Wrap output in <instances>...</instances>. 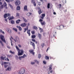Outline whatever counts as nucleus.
I'll list each match as a JSON object with an SVG mask.
<instances>
[{"label":"nucleus","instance_id":"nucleus-1","mask_svg":"<svg viewBox=\"0 0 74 74\" xmlns=\"http://www.w3.org/2000/svg\"><path fill=\"white\" fill-rule=\"evenodd\" d=\"M16 47L18 51V56L22 55H23V50L22 49H19V47H18L17 46H16Z\"/></svg>","mask_w":74,"mask_h":74},{"label":"nucleus","instance_id":"nucleus-2","mask_svg":"<svg viewBox=\"0 0 74 74\" xmlns=\"http://www.w3.org/2000/svg\"><path fill=\"white\" fill-rule=\"evenodd\" d=\"M66 27V25H60L57 26L56 27V28L57 29H59V30H62L64 28V27Z\"/></svg>","mask_w":74,"mask_h":74},{"label":"nucleus","instance_id":"nucleus-3","mask_svg":"<svg viewBox=\"0 0 74 74\" xmlns=\"http://www.w3.org/2000/svg\"><path fill=\"white\" fill-rule=\"evenodd\" d=\"M0 37L1 40L3 42H4L5 43L6 42V41L5 40V39L4 38V36L2 35H0Z\"/></svg>","mask_w":74,"mask_h":74},{"label":"nucleus","instance_id":"nucleus-4","mask_svg":"<svg viewBox=\"0 0 74 74\" xmlns=\"http://www.w3.org/2000/svg\"><path fill=\"white\" fill-rule=\"evenodd\" d=\"M1 58L2 60H5L6 61L7 60V61H10V60L8 58H7L6 57H3V56H1Z\"/></svg>","mask_w":74,"mask_h":74},{"label":"nucleus","instance_id":"nucleus-5","mask_svg":"<svg viewBox=\"0 0 74 74\" xmlns=\"http://www.w3.org/2000/svg\"><path fill=\"white\" fill-rule=\"evenodd\" d=\"M25 71L23 69H21L18 72L19 74H23L25 73Z\"/></svg>","mask_w":74,"mask_h":74},{"label":"nucleus","instance_id":"nucleus-6","mask_svg":"<svg viewBox=\"0 0 74 74\" xmlns=\"http://www.w3.org/2000/svg\"><path fill=\"white\" fill-rule=\"evenodd\" d=\"M10 16V14H5L4 15V18H6L8 16H9L8 17V19H9V18Z\"/></svg>","mask_w":74,"mask_h":74},{"label":"nucleus","instance_id":"nucleus-7","mask_svg":"<svg viewBox=\"0 0 74 74\" xmlns=\"http://www.w3.org/2000/svg\"><path fill=\"white\" fill-rule=\"evenodd\" d=\"M15 3L16 5H20L21 4V1L19 0L17 1Z\"/></svg>","mask_w":74,"mask_h":74},{"label":"nucleus","instance_id":"nucleus-8","mask_svg":"<svg viewBox=\"0 0 74 74\" xmlns=\"http://www.w3.org/2000/svg\"><path fill=\"white\" fill-rule=\"evenodd\" d=\"M3 5L5 9H8V8H7V3H6V2H4Z\"/></svg>","mask_w":74,"mask_h":74},{"label":"nucleus","instance_id":"nucleus-9","mask_svg":"<svg viewBox=\"0 0 74 74\" xmlns=\"http://www.w3.org/2000/svg\"><path fill=\"white\" fill-rule=\"evenodd\" d=\"M29 52L30 53L32 54V55H34L35 53L34 52V50L33 49H31L29 50Z\"/></svg>","mask_w":74,"mask_h":74},{"label":"nucleus","instance_id":"nucleus-10","mask_svg":"<svg viewBox=\"0 0 74 74\" xmlns=\"http://www.w3.org/2000/svg\"><path fill=\"white\" fill-rule=\"evenodd\" d=\"M30 45H32L34 49H35V44H34V43L31 41L30 42Z\"/></svg>","mask_w":74,"mask_h":74},{"label":"nucleus","instance_id":"nucleus-11","mask_svg":"<svg viewBox=\"0 0 74 74\" xmlns=\"http://www.w3.org/2000/svg\"><path fill=\"white\" fill-rule=\"evenodd\" d=\"M37 35L39 38V39H41V37H42L41 34H40V33H38Z\"/></svg>","mask_w":74,"mask_h":74},{"label":"nucleus","instance_id":"nucleus-12","mask_svg":"<svg viewBox=\"0 0 74 74\" xmlns=\"http://www.w3.org/2000/svg\"><path fill=\"white\" fill-rule=\"evenodd\" d=\"M38 9L39 10V11H38V13L39 14H41L42 13V12H41V9H40V7L38 8Z\"/></svg>","mask_w":74,"mask_h":74},{"label":"nucleus","instance_id":"nucleus-13","mask_svg":"<svg viewBox=\"0 0 74 74\" xmlns=\"http://www.w3.org/2000/svg\"><path fill=\"white\" fill-rule=\"evenodd\" d=\"M26 25H27V24L25 23H23L21 25V26L22 27H25V26H26Z\"/></svg>","mask_w":74,"mask_h":74},{"label":"nucleus","instance_id":"nucleus-14","mask_svg":"<svg viewBox=\"0 0 74 74\" xmlns=\"http://www.w3.org/2000/svg\"><path fill=\"white\" fill-rule=\"evenodd\" d=\"M37 3L39 5H42L43 4L42 2H39L38 1H37Z\"/></svg>","mask_w":74,"mask_h":74},{"label":"nucleus","instance_id":"nucleus-15","mask_svg":"<svg viewBox=\"0 0 74 74\" xmlns=\"http://www.w3.org/2000/svg\"><path fill=\"white\" fill-rule=\"evenodd\" d=\"M45 16V14H42V16H40V17L42 19H43L44 18Z\"/></svg>","mask_w":74,"mask_h":74},{"label":"nucleus","instance_id":"nucleus-16","mask_svg":"<svg viewBox=\"0 0 74 74\" xmlns=\"http://www.w3.org/2000/svg\"><path fill=\"white\" fill-rule=\"evenodd\" d=\"M32 3H33L35 7L36 6V3H35V1L34 0L32 1Z\"/></svg>","mask_w":74,"mask_h":74},{"label":"nucleus","instance_id":"nucleus-17","mask_svg":"<svg viewBox=\"0 0 74 74\" xmlns=\"http://www.w3.org/2000/svg\"><path fill=\"white\" fill-rule=\"evenodd\" d=\"M24 10L27 11V5H25L24 8Z\"/></svg>","mask_w":74,"mask_h":74},{"label":"nucleus","instance_id":"nucleus-18","mask_svg":"<svg viewBox=\"0 0 74 74\" xmlns=\"http://www.w3.org/2000/svg\"><path fill=\"white\" fill-rule=\"evenodd\" d=\"M15 40H16V41H19V38L18 36H16L15 37Z\"/></svg>","mask_w":74,"mask_h":74},{"label":"nucleus","instance_id":"nucleus-19","mask_svg":"<svg viewBox=\"0 0 74 74\" xmlns=\"http://www.w3.org/2000/svg\"><path fill=\"white\" fill-rule=\"evenodd\" d=\"M6 71H11V68L10 67H8L7 69H6Z\"/></svg>","mask_w":74,"mask_h":74},{"label":"nucleus","instance_id":"nucleus-20","mask_svg":"<svg viewBox=\"0 0 74 74\" xmlns=\"http://www.w3.org/2000/svg\"><path fill=\"white\" fill-rule=\"evenodd\" d=\"M17 28H18V29H19V30L20 31H21V30H22V28L20 27L17 26Z\"/></svg>","mask_w":74,"mask_h":74},{"label":"nucleus","instance_id":"nucleus-21","mask_svg":"<svg viewBox=\"0 0 74 74\" xmlns=\"http://www.w3.org/2000/svg\"><path fill=\"white\" fill-rule=\"evenodd\" d=\"M5 1H6V2H7V3H10V1L11 2V1H14V0H5Z\"/></svg>","mask_w":74,"mask_h":74},{"label":"nucleus","instance_id":"nucleus-22","mask_svg":"<svg viewBox=\"0 0 74 74\" xmlns=\"http://www.w3.org/2000/svg\"><path fill=\"white\" fill-rule=\"evenodd\" d=\"M21 22V20L18 19L16 21V23H17L18 24H19V22Z\"/></svg>","mask_w":74,"mask_h":74},{"label":"nucleus","instance_id":"nucleus-23","mask_svg":"<svg viewBox=\"0 0 74 74\" xmlns=\"http://www.w3.org/2000/svg\"><path fill=\"white\" fill-rule=\"evenodd\" d=\"M45 58L46 60H49V57L47 56H46Z\"/></svg>","mask_w":74,"mask_h":74},{"label":"nucleus","instance_id":"nucleus-24","mask_svg":"<svg viewBox=\"0 0 74 74\" xmlns=\"http://www.w3.org/2000/svg\"><path fill=\"white\" fill-rule=\"evenodd\" d=\"M16 9L17 10H21V7L19 6L17 7Z\"/></svg>","mask_w":74,"mask_h":74},{"label":"nucleus","instance_id":"nucleus-25","mask_svg":"<svg viewBox=\"0 0 74 74\" xmlns=\"http://www.w3.org/2000/svg\"><path fill=\"white\" fill-rule=\"evenodd\" d=\"M52 65H50L49 66V70H51L52 69Z\"/></svg>","mask_w":74,"mask_h":74},{"label":"nucleus","instance_id":"nucleus-26","mask_svg":"<svg viewBox=\"0 0 74 74\" xmlns=\"http://www.w3.org/2000/svg\"><path fill=\"white\" fill-rule=\"evenodd\" d=\"M40 23L42 25H45V21L41 22H40Z\"/></svg>","mask_w":74,"mask_h":74},{"label":"nucleus","instance_id":"nucleus-27","mask_svg":"<svg viewBox=\"0 0 74 74\" xmlns=\"http://www.w3.org/2000/svg\"><path fill=\"white\" fill-rule=\"evenodd\" d=\"M31 14H32V13L28 12L27 14V16H30Z\"/></svg>","mask_w":74,"mask_h":74},{"label":"nucleus","instance_id":"nucleus-28","mask_svg":"<svg viewBox=\"0 0 74 74\" xmlns=\"http://www.w3.org/2000/svg\"><path fill=\"white\" fill-rule=\"evenodd\" d=\"M4 8V5H2L0 7V11H1V9H3Z\"/></svg>","mask_w":74,"mask_h":74},{"label":"nucleus","instance_id":"nucleus-29","mask_svg":"<svg viewBox=\"0 0 74 74\" xmlns=\"http://www.w3.org/2000/svg\"><path fill=\"white\" fill-rule=\"evenodd\" d=\"M10 22L12 24H14L15 23V21L13 20H11L10 21Z\"/></svg>","mask_w":74,"mask_h":74},{"label":"nucleus","instance_id":"nucleus-30","mask_svg":"<svg viewBox=\"0 0 74 74\" xmlns=\"http://www.w3.org/2000/svg\"><path fill=\"white\" fill-rule=\"evenodd\" d=\"M7 56L9 58H11L12 56V55L11 54H8L7 55Z\"/></svg>","mask_w":74,"mask_h":74},{"label":"nucleus","instance_id":"nucleus-31","mask_svg":"<svg viewBox=\"0 0 74 74\" xmlns=\"http://www.w3.org/2000/svg\"><path fill=\"white\" fill-rule=\"evenodd\" d=\"M41 46L42 47V48H43L44 46H45V43H43L41 44Z\"/></svg>","mask_w":74,"mask_h":74},{"label":"nucleus","instance_id":"nucleus-32","mask_svg":"<svg viewBox=\"0 0 74 74\" xmlns=\"http://www.w3.org/2000/svg\"><path fill=\"white\" fill-rule=\"evenodd\" d=\"M26 56V55L25 54H24L23 56H21V57L22 58H25Z\"/></svg>","mask_w":74,"mask_h":74},{"label":"nucleus","instance_id":"nucleus-33","mask_svg":"<svg viewBox=\"0 0 74 74\" xmlns=\"http://www.w3.org/2000/svg\"><path fill=\"white\" fill-rule=\"evenodd\" d=\"M41 55L40 54H39L38 55V58L39 59H40V58H41Z\"/></svg>","mask_w":74,"mask_h":74},{"label":"nucleus","instance_id":"nucleus-34","mask_svg":"<svg viewBox=\"0 0 74 74\" xmlns=\"http://www.w3.org/2000/svg\"><path fill=\"white\" fill-rule=\"evenodd\" d=\"M23 19L24 22H27V20L25 19V18L24 17L23 18Z\"/></svg>","mask_w":74,"mask_h":74},{"label":"nucleus","instance_id":"nucleus-35","mask_svg":"<svg viewBox=\"0 0 74 74\" xmlns=\"http://www.w3.org/2000/svg\"><path fill=\"white\" fill-rule=\"evenodd\" d=\"M19 15H20V14L18 13H16V17L19 16Z\"/></svg>","mask_w":74,"mask_h":74},{"label":"nucleus","instance_id":"nucleus-36","mask_svg":"<svg viewBox=\"0 0 74 74\" xmlns=\"http://www.w3.org/2000/svg\"><path fill=\"white\" fill-rule=\"evenodd\" d=\"M36 38V35H33L32 36V38Z\"/></svg>","mask_w":74,"mask_h":74},{"label":"nucleus","instance_id":"nucleus-37","mask_svg":"<svg viewBox=\"0 0 74 74\" xmlns=\"http://www.w3.org/2000/svg\"><path fill=\"white\" fill-rule=\"evenodd\" d=\"M39 30H40V33H41V32H43V30L42 29V28H40Z\"/></svg>","mask_w":74,"mask_h":74},{"label":"nucleus","instance_id":"nucleus-38","mask_svg":"<svg viewBox=\"0 0 74 74\" xmlns=\"http://www.w3.org/2000/svg\"><path fill=\"white\" fill-rule=\"evenodd\" d=\"M10 53H12V54H14L15 53L14 52H12L11 50L10 51Z\"/></svg>","mask_w":74,"mask_h":74},{"label":"nucleus","instance_id":"nucleus-39","mask_svg":"<svg viewBox=\"0 0 74 74\" xmlns=\"http://www.w3.org/2000/svg\"><path fill=\"white\" fill-rule=\"evenodd\" d=\"M24 30H25V31H24V32H26V30H28V27L25 28Z\"/></svg>","mask_w":74,"mask_h":74},{"label":"nucleus","instance_id":"nucleus-40","mask_svg":"<svg viewBox=\"0 0 74 74\" xmlns=\"http://www.w3.org/2000/svg\"><path fill=\"white\" fill-rule=\"evenodd\" d=\"M0 42L2 46L3 47L4 46V44H3V42H1V41H0Z\"/></svg>","mask_w":74,"mask_h":74},{"label":"nucleus","instance_id":"nucleus-41","mask_svg":"<svg viewBox=\"0 0 74 74\" xmlns=\"http://www.w3.org/2000/svg\"><path fill=\"white\" fill-rule=\"evenodd\" d=\"M56 32H55V34H53V36L54 37L56 38Z\"/></svg>","mask_w":74,"mask_h":74},{"label":"nucleus","instance_id":"nucleus-42","mask_svg":"<svg viewBox=\"0 0 74 74\" xmlns=\"http://www.w3.org/2000/svg\"><path fill=\"white\" fill-rule=\"evenodd\" d=\"M9 6H10V7L12 8V9H13V7H12V6L11 5L9 4Z\"/></svg>","mask_w":74,"mask_h":74},{"label":"nucleus","instance_id":"nucleus-43","mask_svg":"<svg viewBox=\"0 0 74 74\" xmlns=\"http://www.w3.org/2000/svg\"><path fill=\"white\" fill-rule=\"evenodd\" d=\"M31 33L32 34H35V32H34V31L31 32Z\"/></svg>","mask_w":74,"mask_h":74},{"label":"nucleus","instance_id":"nucleus-44","mask_svg":"<svg viewBox=\"0 0 74 74\" xmlns=\"http://www.w3.org/2000/svg\"><path fill=\"white\" fill-rule=\"evenodd\" d=\"M0 32H1L2 33H3V34H5L4 32L2 30L0 29Z\"/></svg>","mask_w":74,"mask_h":74},{"label":"nucleus","instance_id":"nucleus-45","mask_svg":"<svg viewBox=\"0 0 74 74\" xmlns=\"http://www.w3.org/2000/svg\"><path fill=\"white\" fill-rule=\"evenodd\" d=\"M13 29L16 32H17V31H18L17 29L16 28H13Z\"/></svg>","mask_w":74,"mask_h":74},{"label":"nucleus","instance_id":"nucleus-46","mask_svg":"<svg viewBox=\"0 0 74 74\" xmlns=\"http://www.w3.org/2000/svg\"><path fill=\"white\" fill-rule=\"evenodd\" d=\"M34 61L35 62H36V63H37L38 64V63H39L38 61H37V60H34Z\"/></svg>","mask_w":74,"mask_h":74},{"label":"nucleus","instance_id":"nucleus-47","mask_svg":"<svg viewBox=\"0 0 74 74\" xmlns=\"http://www.w3.org/2000/svg\"><path fill=\"white\" fill-rule=\"evenodd\" d=\"M33 28L35 29H37V28L36 26H34L33 27Z\"/></svg>","mask_w":74,"mask_h":74},{"label":"nucleus","instance_id":"nucleus-48","mask_svg":"<svg viewBox=\"0 0 74 74\" xmlns=\"http://www.w3.org/2000/svg\"><path fill=\"white\" fill-rule=\"evenodd\" d=\"M47 21L48 22L49 21H50V18L48 17L47 18Z\"/></svg>","mask_w":74,"mask_h":74},{"label":"nucleus","instance_id":"nucleus-49","mask_svg":"<svg viewBox=\"0 0 74 74\" xmlns=\"http://www.w3.org/2000/svg\"><path fill=\"white\" fill-rule=\"evenodd\" d=\"M32 40L33 42H36V40H35L34 39H32Z\"/></svg>","mask_w":74,"mask_h":74},{"label":"nucleus","instance_id":"nucleus-50","mask_svg":"<svg viewBox=\"0 0 74 74\" xmlns=\"http://www.w3.org/2000/svg\"><path fill=\"white\" fill-rule=\"evenodd\" d=\"M8 33H11V30H8Z\"/></svg>","mask_w":74,"mask_h":74},{"label":"nucleus","instance_id":"nucleus-51","mask_svg":"<svg viewBox=\"0 0 74 74\" xmlns=\"http://www.w3.org/2000/svg\"><path fill=\"white\" fill-rule=\"evenodd\" d=\"M40 1H41V3H44V0H39Z\"/></svg>","mask_w":74,"mask_h":74},{"label":"nucleus","instance_id":"nucleus-52","mask_svg":"<svg viewBox=\"0 0 74 74\" xmlns=\"http://www.w3.org/2000/svg\"><path fill=\"white\" fill-rule=\"evenodd\" d=\"M8 64V62H5L3 63L4 64Z\"/></svg>","mask_w":74,"mask_h":74},{"label":"nucleus","instance_id":"nucleus-53","mask_svg":"<svg viewBox=\"0 0 74 74\" xmlns=\"http://www.w3.org/2000/svg\"><path fill=\"white\" fill-rule=\"evenodd\" d=\"M43 63H44V64H46V62L45 61H43Z\"/></svg>","mask_w":74,"mask_h":74},{"label":"nucleus","instance_id":"nucleus-54","mask_svg":"<svg viewBox=\"0 0 74 74\" xmlns=\"http://www.w3.org/2000/svg\"><path fill=\"white\" fill-rule=\"evenodd\" d=\"M27 34H28V35L29 36H30V32H28V31H27Z\"/></svg>","mask_w":74,"mask_h":74},{"label":"nucleus","instance_id":"nucleus-55","mask_svg":"<svg viewBox=\"0 0 74 74\" xmlns=\"http://www.w3.org/2000/svg\"><path fill=\"white\" fill-rule=\"evenodd\" d=\"M43 21V20H42L41 19H40L39 20V22H42Z\"/></svg>","mask_w":74,"mask_h":74},{"label":"nucleus","instance_id":"nucleus-56","mask_svg":"<svg viewBox=\"0 0 74 74\" xmlns=\"http://www.w3.org/2000/svg\"><path fill=\"white\" fill-rule=\"evenodd\" d=\"M59 6L60 7V8H61V7H62V5L60 4H59Z\"/></svg>","mask_w":74,"mask_h":74},{"label":"nucleus","instance_id":"nucleus-57","mask_svg":"<svg viewBox=\"0 0 74 74\" xmlns=\"http://www.w3.org/2000/svg\"><path fill=\"white\" fill-rule=\"evenodd\" d=\"M19 60H21L22 59V56L21 57H19Z\"/></svg>","mask_w":74,"mask_h":74},{"label":"nucleus","instance_id":"nucleus-58","mask_svg":"<svg viewBox=\"0 0 74 74\" xmlns=\"http://www.w3.org/2000/svg\"><path fill=\"white\" fill-rule=\"evenodd\" d=\"M31 64H35V62H31Z\"/></svg>","mask_w":74,"mask_h":74},{"label":"nucleus","instance_id":"nucleus-59","mask_svg":"<svg viewBox=\"0 0 74 74\" xmlns=\"http://www.w3.org/2000/svg\"><path fill=\"white\" fill-rule=\"evenodd\" d=\"M15 57L16 59H18V57L17 56H16Z\"/></svg>","mask_w":74,"mask_h":74},{"label":"nucleus","instance_id":"nucleus-60","mask_svg":"<svg viewBox=\"0 0 74 74\" xmlns=\"http://www.w3.org/2000/svg\"><path fill=\"white\" fill-rule=\"evenodd\" d=\"M49 47H48L47 49V51H46V52H47V51H48V50H49Z\"/></svg>","mask_w":74,"mask_h":74},{"label":"nucleus","instance_id":"nucleus-61","mask_svg":"<svg viewBox=\"0 0 74 74\" xmlns=\"http://www.w3.org/2000/svg\"><path fill=\"white\" fill-rule=\"evenodd\" d=\"M1 1H0V5H2L3 3H2V2H1Z\"/></svg>","mask_w":74,"mask_h":74},{"label":"nucleus","instance_id":"nucleus-62","mask_svg":"<svg viewBox=\"0 0 74 74\" xmlns=\"http://www.w3.org/2000/svg\"><path fill=\"white\" fill-rule=\"evenodd\" d=\"M18 46L19 47H22V46L21 45H18Z\"/></svg>","mask_w":74,"mask_h":74},{"label":"nucleus","instance_id":"nucleus-63","mask_svg":"<svg viewBox=\"0 0 74 74\" xmlns=\"http://www.w3.org/2000/svg\"><path fill=\"white\" fill-rule=\"evenodd\" d=\"M47 6H49V7H50V3H48L47 4Z\"/></svg>","mask_w":74,"mask_h":74},{"label":"nucleus","instance_id":"nucleus-64","mask_svg":"<svg viewBox=\"0 0 74 74\" xmlns=\"http://www.w3.org/2000/svg\"><path fill=\"white\" fill-rule=\"evenodd\" d=\"M5 68H7V65H4Z\"/></svg>","mask_w":74,"mask_h":74}]
</instances>
